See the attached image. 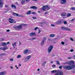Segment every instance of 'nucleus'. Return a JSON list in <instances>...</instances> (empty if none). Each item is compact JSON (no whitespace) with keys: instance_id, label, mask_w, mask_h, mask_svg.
<instances>
[{"instance_id":"e433bc0d","label":"nucleus","mask_w":75,"mask_h":75,"mask_svg":"<svg viewBox=\"0 0 75 75\" xmlns=\"http://www.w3.org/2000/svg\"><path fill=\"white\" fill-rule=\"evenodd\" d=\"M10 60L11 61L13 62V61H14V59L13 58H11L10 59Z\"/></svg>"},{"instance_id":"ea45409f","label":"nucleus","mask_w":75,"mask_h":75,"mask_svg":"<svg viewBox=\"0 0 75 75\" xmlns=\"http://www.w3.org/2000/svg\"><path fill=\"white\" fill-rule=\"evenodd\" d=\"M46 8H47V10H50V8L49 7H48V6L47 7H46Z\"/></svg>"},{"instance_id":"864d4df0","label":"nucleus","mask_w":75,"mask_h":75,"mask_svg":"<svg viewBox=\"0 0 75 75\" xmlns=\"http://www.w3.org/2000/svg\"><path fill=\"white\" fill-rule=\"evenodd\" d=\"M70 51H71V52H73L74 51V50L73 49H71V50H70Z\"/></svg>"},{"instance_id":"49530a36","label":"nucleus","mask_w":75,"mask_h":75,"mask_svg":"<svg viewBox=\"0 0 75 75\" xmlns=\"http://www.w3.org/2000/svg\"><path fill=\"white\" fill-rule=\"evenodd\" d=\"M72 58V57H68L67 59H71Z\"/></svg>"},{"instance_id":"f03ea898","label":"nucleus","mask_w":75,"mask_h":75,"mask_svg":"<svg viewBox=\"0 0 75 75\" xmlns=\"http://www.w3.org/2000/svg\"><path fill=\"white\" fill-rule=\"evenodd\" d=\"M53 48H54L53 46L52 45L50 46V47H49L48 49V53H50L51 52V51H52V50L53 49Z\"/></svg>"},{"instance_id":"f257e3e1","label":"nucleus","mask_w":75,"mask_h":75,"mask_svg":"<svg viewBox=\"0 0 75 75\" xmlns=\"http://www.w3.org/2000/svg\"><path fill=\"white\" fill-rule=\"evenodd\" d=\"M65 64H69L70 65H71V68L72 69H73V68H75V63H74V61L73 60H71L70 62H67L65 63Z\"/></svg>"},{"instance_id":"6ab92c4d","label":"nucleus","mask_w":75,"mask_h":75,"mask_svg":"<svg viewBox=\"0 0 75 75\" xmlns=\"http://www.w3.org/2000/svg\"><path fill=\"white\" fill-rule=\"evenodd\" d=\"M66 30H67V31H71L72 30L66 27Z\"/></svg>"},{"instance_id":"6e6d98bb","label":"nucleus","mask_w":75,"mask_h":75,"mask_svg":"<svg viewBox=\"0 0 75 75\" xmlns=\"http://www.w3.org/2000/svg\"><path fill=\"white\" fill-rule=\"evenodd\" d=\"M30 0H26V1L27 2H29L30 1Z\"/></svg>"},{"instance_id":"cd10ccee","label":"nucleus","mask_w":75,"mask_h":75,"mask_svg":"<svg viewBox=\"0 0 75 75\" xmlns=\"http://www.w3.org/2000/svg\"><path fill=\"white\" fill-rule=\"evenodd\" d=\"M29 60H28V59L27 57H26L25 59L24 62H27V61H28Z\"/></svg>"},{"instance_id":"39448f33","label":"nucleus","mask_w":75,"mask_h":75,"mask_svg":"<svg viewBox=\"0 0 75 75\" xmlns=\"http://www.w3.org/2000/svg\"><path fill=\"white\" fill-rule=\"evenodd\" d=\"M63 72L62 71H57L54 75H63Z\"/></svg>"},{"instance_id":"680f3d73","label":"nucleus","mask_w":75,"mask_h":75,"mask_svg":"<svg viewBox=\"0 0 75 75\" xmlns=\"http://www.w3.org/2000/svg\"><path fill=\"white\" fill-rule=\"evenodd\" d=\"M47 63V62H43V63L44 64H45Z\"/></svg>"},{"instance_id":"6e6552de","label":"nucleus","mask_w":75,"mask_h":75,"mask_svg":"<svg viewBox=\"0 0 75 75\" xmlns=\"http://www.w3.org/2000/svg\"><path fill=\"white\" fill-rule=\"evenodd\" d=\"M3 1L2 0H0V7H3Z\"/></svg>"},{"instance_id":"bb28decb","label":"nucleus","mask_w":75,"mask_h":75,"mask_svg":"<svg viewBox=\"0 0 75 75\" xmlns=\"http://www.w3.org/2000/svg\"><path fill=\"white\" fill-rule=\"evenodd\" d=\"M11 7L12 8H15V9H16V6L14 5H11Z\"/></svg>"},{"instance_id":"f704fd0d","label":"nucleus","mask_w":75,"mask_h":75,"mask_svg":"<svg viewBox=\"0 0 75 75\" xmlns=\"http://www.w3.org/2000/svg\"><path fill=\"white\" fill-rule=\"evenodd\" d=\"M15 4H16L17 6H19V4L18 3V2H16Z\"/></svg>"},{"instance_id":"c9c22d12","label":"nucleus","mask_w":75,"mask_h":75,"mask_svg":"<svg viewBox=\"0 0 75 75\" xmlns=\"http://www.w3.org/2000/svg\"><path fill=\"white\" fill-rule=\"evenodd\" d=\"M31 14H37V13H35L34 12H33L31 13Z\"/></svg>"},{"instance_id":"4be33fe9","label":"nucleus","mask_w":75,"mask_h":75,"mask_svg":"<svg viewBox=\"0 0 75 75\" xmlns=\"http://www.w3.org/2000/svg\"><path fill=\"white\" fill-rule=\"evenodd\" d=\"M25 1L24 0H22L21 1V4H24L25 3Z\"/></svg>"},{"instance_id":"72a5a7b5","label":"nucleus","mask_w":75,"mask_h":75,"mask_svg":"<svg viewBox=\"0 0 75 75\" xmlns=\"http://www.w3.org/2000/svg\"><path fill=\"white\" fill-rule=\"evenodd\" d=\"M55 67H56V65L54 64L53 65H52V67L53 68H55Z\"/></svg>"},{"instance_id":"412c9836","label":"nucleus","mask_w":75,"mask_h":75,"mask_svg":"<svg viewBox=\"0 0 75 75\" xmlns=\"http://www.w3.org/2000/svg\"><path fill=\"white\" fill-rule=\"evenodd\" d=\"M31 55H29L26 58L28 59L29 60L31 58Z\"/></svg>"},{"instance_id":"774afa93","label":"nucleus","mask_w":75,"mask_h":75,"mask_svg":"<svg viewBox=\"0 0 75 75\" xmlns=\"http://www.w3.org/2000/svg\"><path fill=\"white\" fill-rule=\"evenodd\" d=\"M5 6L6 7H8V6L7 5H5Z\"/></svg>"},{"instance_id":"4468645a","label":"nucleus","mask_w":75,"mask_h":75,"mask_svg":"<svg viewBox=\"0 0 75 75\" xmlns=\"http://www.w3.org/2000/svg\"><path fill=\"white\" fill-rule=\"evenodd\" d=\"M28 50H26L24 51L23 53L24 54H27L28 53Z\"/></svg>"},{"instance_id":"13d9d810","label":"nucleus","mask_w":75,"mask_h":75,"mask_svg":"<svg viewBox=\"0 0 75 75\" xmlns=\"http://www.w3.org/2000/svg\"><path fill=\"white\" fill-rule=\"evenodd\" d=\"M70 39L71 40V41H74V40L73 39H72V38H70Z\"/></svg>"},{"instance_id":"37998d69","label":"nucleus","mask_w":75,"mask_h":75,"mask_svg":"<svg viewBox=\"0 0 75 75\" xmlns=\"http://www.w3.org/2000/svg\"><path fill=\"white\" fill-rule=\"evenodd\" d=\"M74 20L75 19H72L70 20V21L71 22H72V21H74Z\"/></svg>"},{"instance_id":"e2e57ef3","label":"nucleus","mask_w":75,"mask_h":75,"mask_svg":"<svg viewBox=\"0 0 75 75\" xmlns=\"http://www.w3.org/2000/svg\"><path fill=\"white\" fill-rule=\"evenodd\" d=\"M6 44H10V42H7Z\"/></svg>"},{"instance_id":"c85d7f7f","label":"nucleus","mask_w":75,"mask_h":75,"mask_svg":"<svg viewBox=\"0 0 75 75\" xmlns=\"http://www.w3.org/2000/svg\"><path fill=\"white\" fill-rule=\"evenodd\" d=\"M57 62V65H60V63H59V61H56Z\"/></svg>"},{"instance_id":"69168bd1","label":"nucleus","mask_w":75,"mask_h":75,"mask_svg":"<svg viewBox=\"0 0 75 75\" xmlns=\"http://www.w3.org/2000/svg\"><path fill=\"white\" fill-rule=\"evenodd\" d=\"M39 32L38 33V34L40 33V32H41V30H39Z\"/></svg>"},{"instance_id":"a18cd8bd","label":"nucleus","mask_w":75,"mask_h":75,"mask_svg":"<svg viewBox=\"0 0 75 75\" xmlns=\"http://www.w3.org/2000/svg\"><path fill=\"white\" fill-rule=\"evenodd\" d=\"M37 29H38V27H36L34 29L35 30H37Z\"/></svg>"},{"instance_id":"58836bf2","label":"nucleus","mask_w":75,"mask_h":75,"mask_svg":"<svg viewBox=\"0 0 75 75\" xmlns=\"http://www.w3.org/2000/svg\"><path fill=\"white\" fill-rule=\"evenodd\" d=\"M61 44H62V45H64V44H65V42H64L63 41H62L61 42Z\"/></svg>"},{"instance_id":"de8ad7c7","label":"nucleus","mask_w":75,"mask_h":75,"mask_svg":"<svg viewBox=\"0 0 75 75\" xmlns=\"http://www.w3.org/2000/svg\"><path fill=\"white\" fill-rule=\"evenodd\" d=\"M62 66H61L59 67V69H62Z\"/></svg>"},{"instance_id":"a19ab883","label":"nucleus","mask_w":75,"mask_h":75,"mask_svg":"<svg viewBox=\"0 0 75 75\" xmlns=\"http://www.w3.org/2000/svg\"><path fill=\"white\" fill-rule=\"evenodd\" d=\"M64 24H67V22L66 21H64Z\"/></svg>"},{"instance_id":"5701e85b","label":"nucleus","mask_w":75,"mask_h":75,"mask_svg":"<svg viewBox=\"0 0 75 75\" xmlns=\"http://www.w3.org/2000/svg\"><path fill=\"white\" fill-rule=\"evenodd\" d=\"M61 29L62 30H66V27H61Z\"/></svg>"},{"instance_id":"0eeeda50","label":"nucleus","mask_w":75,"mask_h":75,"mask_svg":"<svg viewBox=\"0 0 75 75\" xmlns=\"http://www.w3.org/2000/svg\"><path fill=\"white\" fill-rule=\"evenodd\" d=\"M22 26L21 25H19L17 26H15L13 27L15 29H22Z\"/></svg>"},{"instance_id":"0e129e2a","label":"nucleus","mask_w":75,"mask_h":75,"mask_svg":"<svg viewBox=\"0 0 75 75\" xmlns=\"http://www.w3.org/2000/svg\"><path fill=\"white\" fill-rule=\"evenodd\" d=\"M6 31H7V32H9V31H10V30H6Z\"/></svg>"},{"instance_id":"393cba45","label":"nucleus","mask_w":75,"mask_h":75,"mask_svg":"<svg viewBox=\"0 0 75 75\" xmlns=\"http://www.w3.org/2000/svg\"><path fill=\"white\" fill-rule=\"evenodd\" d=\"M50 37H55V34H51L50 35Z\"/></svg>"},{"instance_id":"a211bd4d","label":"nucleus","mask_w":75,"mask_h":75,"mask_svg":"<svg viewBox=\"0 0 75 75\" xmlns=\"http://www.w3.org/2000/svg\"><path fill=\"white\" fill-rule=\"evenodd\" d=\"M31 11H29L28 12H27L26 13V14L28 15H30V14H31Z\"/></svg>"},{"instance_id":"b1692460","label":"nucleus","mask_w":75,"mask_h":75,"mask_svg":"<svg viewBox=\"0 0 75 75\" xmlns=\"http://www.w3.org/2000/svg\"><path fill=\"white\" fill-rule=\"evenodd\" d=\"M13 14L15 16H18V14L15 13H13Z\"/></svg>"},{"instance_id":"603ef678","label":"nucleus","mask_w":75,"mask_h":75,"mask_svg":"<svg viewBox=\"0 0 75 75\" xmlns=\"http://www.w3.org/2000/svg\"><path fill=\"white\" fill-rule=\"evenodd\" d=\"M55 55H56V54H53L52 55V57H55Z\"/></svg>"},{"instance_id":"423d86ee","label":"nucleus","mask_w":75,"mask_h":75,"mask_svg":"<svg viewBox=\"0 0 75 75\" xmlns=\"http://www.w3.org/2000/svg\"><path fill=\"white\" fill-rule=\"evenodd\" d=\"M8 20H9V23H16V21L14 22V20L11 18H9Z\"/></svg>"},{"instance_id":"79ce46f5","label":"nucleus","mask_w":75,"mask_h":75,"mask_svg":"<svg viewBox=\"0 0 75 75\" xmlns=\"http://www.w3.org/2000/svg\"><path fill=\"white\" fill-rule=\"evenodd\" d=\"M32 41H33V40H35V39H36V38H32Z\"/></svg>"},{"instance_id":"052dcab7","label":"nucleus","mask_w":75,"mask_h":75,"mask_svg":"<svg viewBox=\"0 0 75 75\" xmlns=\"http://www.w3.org/2000/svg\"><path fill=\"white\" fill-rule=\"evenodd\" d=\"M1 41H4V39L3 38H1Z\"/></svg>"},{"instance_id":"2eb2a0df","label":"nucleus","mask_w":75,"mask_h":75,"mask_svg":"<svg viewBox=\"0 0 75 75\" xmlns=\"http://www.w3.org/2000/svg\"><path fill=\"white\" fill-rule=\"evenodd\" d=\"M62 21L60 20L59 21H58L57 22H56V23L57 24H61L62 23Z\"/></svg>"},{"instance_id":"f3484780","label":"nucleus","mask_w":75,"mask_h":75,"mask_svg":"<svg viewBox=\"0 0 75 75\" xmlns=\"http://www.w3.org/2000/svg\"><path fill=\"white\" fill-rule=\"evenodd\" d=\"M57 72L58 71H57V70H54L51 71V72L52 73V74H54L56 73V72Z\"/></svg>"},{"instance_id":"338daca9","label":"nucleus","mask_w":75,"mask_h":75,"mask_svg":"<svg viewBox=\"0 0 75 75\" xmlns=\"http://www.w3.org/2000/svg\"><path fill=\"white\" fill-rule=\"evenodd\" d=\"M47 13H48V12H46L45 13V14H47Z\"/></svg>"},{"instance_id":"09e8293b","label":"nucleus","mask_w":75,"mask_h":75,"mask_svg":"<svg viewBox=\"0 0 75 75\" xmlns=\"http://www.w3.org/2000/svg\"><path fill=\"white\" fill-rule=\"evenodd\" d=\"M18 16H19V17H24V16H23L22 15H18Z\"/></svg>"},{"instance_id":"8fccbe9b","label":"nucleus","mask_w":75,"mask_h":75,"mask_svg":"<svg viewBox=\"0 0 75 75\" xmlns=\"http://www.w3.org/2000/svg\"><path fill=\"white\" fill-rule=\"evenodd\" d=\"M32 18H33V19H37V18H36V17H33Z\"/></svg>"},{"instance_id":"9d476101","label":"nucleus","mask_w":75,"mask_h":75,"mask_svg":"<svg viewBox=\"0 0 75 75\" xmlns=\"http://www.w3.org/2000/svg\"><path fill=\"white\" fill-rule=\"evenodd\" d=\"M36 35V34L35 33H31L30 34V36L32 37L33 36H34V35Z\"/></svg>"},{"instance_id":"5fc2aeb1","label":"nucleus","mask_w":75,"mask_h":75,"mask_svg":"<svg viewBox=\"0 0 75 75\" xmlns=\"http://www.w3.org/2000/svg\"><path fill=\"white\" fill-rule=\"evenodd\" d=\"M28 40H30V41H33L32 38L29 39Z\"/></svg>"},{"instance_id":"9b49d317","label":"nucleus","mask_w":75,"mask_h":75,"mask_svg":"<svg viewBox=\"0 0 75 75\" xmlns=\"http://www.w3.org/2000/svg\"><path fill=\"white\" fill-rule=\"evenodd\" d=\"M30 8H31V9H35V10H36V9H37V7L35 6H33L30 7Z\"/></svg>"},{"instance_id":"ddd939ff","label":"nucleus","mask_w":75,"mask_h":75,"mask_svg":"<svg viewBox=\"0 0 75 75\" xmlns=\"http://www.w3.org/2000/svg\"><path fill=\"white\" fill-rule=\"evenodd\" d=\"M66 15H67V13H62L61 14V16L62 17H65V16H66Z\"/></svg>"},{"instance_id":"4d7b16f0","label":"nucleus","mask_w":75,"mask_h":75,"mask_svg":"<svg viewBox=\"0 0 75 75\" xmlns=\"http://www.w3.org/2000/svg\"><path fill=\"white\" fill-rule=\"evenodd\" d=\"M51 26H52V27H54V26H55V25L54 24H51Z\"/></svg>"},{"instance_id":"c756f323","label":"nucleus","mask_w":75,"mask_h":75,"mask_svg":"<svg viewBox=\"0 0 75 75\" xmlns=\"http://www.w3.org/2000/svg\"><path fill=\"white\" fill-rule=\"evenodd\" d=\"M17 58H21V56L20 55H18Z\"/></svg>"},{"instance_id":"7c9ffc66","label":"nucleus","mask_w":75,"mask_h":75,"mask_svg":"<svg viewBox=\"0 0 75 75\" xmlns=\"http://www.w3.org/2000/svg\"><path fill=\"white\" fill-rule=\"evenodd\" d=\"M71 16V14L70 13H68L67 14V17H69L70 16Z\"/></svg>"},{"instance_id":"f8f14e48","label":"nucleus","mask_w":75,"mask_h":75,"mask_svg":"<svg viewBox=\"0 0 75 75\" xmlns=\"http://www.w3.org/2000/svg\"><path fill=\"white\" fill-rule=\"evenodd\" d=\"M47 7H48V6L47 5H45L43 6L42 8V9L43 10L45 11V10L47 8Z\"/></svg>"},{"instance_id":"aec40b11","label":"nucleus","mask_w":75,"mask_h":75,"mask_svg":"<svg viewBox=\"0 0 75 75\" xmlns=\"http://www.w3.org/2000/svg\"><path fill=\"white\" fill-rule=\"evenodd\" d=\"M7 55V54L4 53H1L0 54V56H2V55L3 56H5V55Z\"/></svg>"},{"instance_id":"4c0bfd02","label":"nucleus","mask_w":75,"mask_h":75,"mask_svg":"<svg viewBox=\"0 0 75 75\" xmlns=\"http://www.w3.org/2000/svg\"><path fill=\"white\" fill-rule=\"evenodd\" d=\"M2 73H3V75H5V74H6V72L5 71L2 72Z\"/></svg>"},{"instance_id":"dca6fc26","label":"nucleus","mask_w":75,"mask_h":75,"mask_svg":"<svg viewBox=\"0 0 75 75\" xmlns=\"http://www.w3.org/2000/svg\"><path fill=\"white\" fill-rule=\"evenodd\" d=\"M8 47H7V46H6L3 48L2 50H3V51H6V50H8Z\"/></svg>"},{"instance_id":"bf43d9fd","label":"nucleus","mask_w":75,"mask_h":75,"mask_svg":"<svg viewBox=\"0 0 75 75\" xmlns=\"http://www.w3.org/2000/svg\"><path fill=\"white\" fill-rule=\"evenodd\" d=\"M42 66H44V65H45L44 63H43L42 64Z\"/></svg>"},{"instance_id":"7ed1b4c3","label":"nucleus","mask_w":75,"mask_h":75,"mask_svg":"<svg viewBox=\"0 0 75 75\" xmlns=\"http://www.w3.org/2000/svg\"><path fill=\"white\" fill-rule=\"evenodd\" d=\"M47 40V38L46 37H44L43 38V40H42V41L41 42V45L42 46L44 45V42L45 41H46Z\"/></svg>"},{"instance_id":"20e7f679","label":"nucleus","mask_w":75,"mask_h":75,"mask_svg":"<svg viewBox=\"0 0 75 75\" xmlns=\"http://www.w3.org/2000/svg\"><path fill=\"white\" fill-rule=\"evenodd\" d=\"M63 68L64 69H67V70H71V66H65L63 67Z\"/></svg>"},{"instance_id":"a878e982","label":"nucleus","mask_w":75,"mask_h":75,"mask_svg":"<svg viewBox=\"0 0 75 75\" xmlns=\"http://www.w3.org/2000/svg\"><path fill=\"white\" fill-rule=\"evenodd\" d=\"M2 45L3 47L6 46L7 45V43H2Z\"/></svg>"},{"instance_id":"c03bdc74","label":"nucleus","mask_w":75,"mask_h":75,"mask_svg":"<svg viewBox=\"0 0 75 75\" xmlns=\"http://www.w3.org/2000/svg\"><path fill=\"white\" fill-rule=\"evenodd\" d=\"M22 25H23V26H27V25L26 24H22Z\"/></svg>"},{"instance_id":"473e14b6","label":"nucleus","mask_w":75,"mask_h":75,"mask_svg":"<svg viewBox=\"0 0 75 75\" xmlns=\"http://www.w3.org/2000/svg\"><path fill=\"white\" fill-rule=\"evenodd\" d=\"M16 42H15V43H14V44H12V46H14V45H15V46H16Z\"/></svg>"},{"instance_id":"3c124183","label":"nucleus","mask_w":75,"mask_h":75,"mask_svg":"<svg viewBox=\"0 0 75 75\" xmlns=\"http://www.w3.org/2000/svg\"><path fill=\"white\" fill-rule=\"evenodd\" d=\"M0 75H3V72H0Z\"/></svg>"},{"instance_id":"2f4dec72","label":"nucleus","mask_w":75,"mask_h":75,"mask_svg":"<svg viewBox=\"0 0 75 75\" xmlns=\"http://www.w3.org/2000/svg\"><path fill=\"white\" fill-rule=\"evenodd\" d=\"M71 10L75 11V7H72L71 8Z\"/></svg>"},{"instance_id":"1a4fd4ad","label":"nucleus","mask_w":75,"mask_h":75,"mask_svg":"<svg viewBox=\"0 0 75 75\" xmlns=\"http://www.w3.org/2000/svg\"><path fill=\"white\" fill-rule=\"evenodd\" d=\"M61 1V4H65L67 3V0H60Z\"/></svg>"}]
</instances>
